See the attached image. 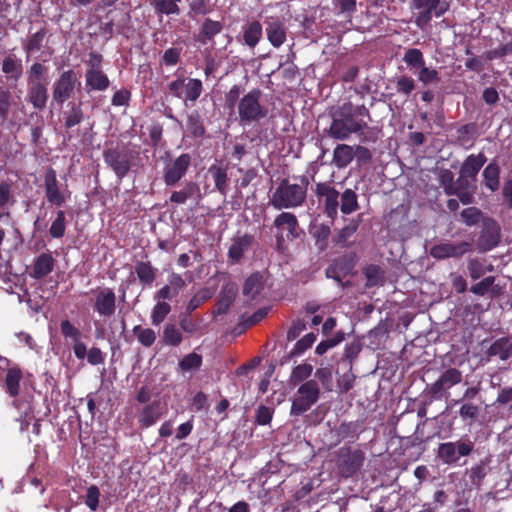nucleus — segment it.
Returning a JSON list of instances; mask_svg holds the SVG:
<instances>
[{
    "instance_id": "obj_22",
    "label": "nucleus",
    "mask_w": 512,
    "mask_h": 512,
    "mask_svg": "<svg viewBox=\"0 0 512 512\" xmlns=\"http://www.w3.org/2000/svg\"><path fill=\"white\" fill-rule=\"evenodd\" d=\"M488 357L498 356L506 361L512 357V336L501 337L495 340L487 350Z\"/></svg>"
},
{
    "instance_id": "obj_44",
    "label": "nucleus",
    "mask_w": 512,
    "mask_h": 512,
    "mask_svg": "<svg viewBox=\"0 0 512 512\" xmlns=\"http://www.w3.org/2000/svg\"><path fill=\"white\" fill-rule=\"evenodd\" d=\"M182 0H153L156 12L166 15H178L180 13L179 3Z\"/></svg>"
},
{
    "instance_id": "obj_38",
    "label": "nucleus",
    "mask_w": 512,
    "mask_h": 512,
    "mask_svg": "<svg viewBox=\"0 0 512 512\" xmlns=\"http://www.w3.org/2000/svg\"><path fill=\"white\" fill-rule=\"evenodd\" d=\"M187 131L194 137H202L205 133V128L201 115L197 111H192L187 117L186 123Z\"/></svg>"
},
{
    "instance_id": "obj_11",
    "label": "nucleus",
    "mask_w": 512,
    "mask_h": 512,
    "mask_svg": "<svg viewBox=\"0 0 512 512\" xmlns=\"http://www.w3.org/2000/svg\"><path fill=\"white\" fill-rule=\"evenodd\" d=\"M191 165V156L183 153L166 163L163 169V180L167 186H175L186 174Z\"/></svg>"
},
{
    "instance_id": "obj_5",
    "label": "nucleus",
    "mask_w": 512,
    "mask_h": 512,
    "mask_svg": "<svg viewBox=\"0 0 512 512\" xmlns=\"http://www.w3.org/2000/svg\"><path fill=\"white\" fill-rule=\"evenodd\" d=\"M320 388L315 380L302 383L292 401L291 415L299 416L308 411L319 399Z\"/></svg>"
},
{
    "instance_id": "obj_45",
    "label": "nucleus",
    "mask_w": 512,
    "mask_h": 512,
    "mask_svg": "<svg viewBox=\"0 0 512 512\" xmlns=\"http://www.w3.org/2000/svg\"><path fill=\"white\" fill-rule=\"evenodd\" d=\"M163 342L170 346H179L183 340L182 332L174 324L164 327L162 334Z\"/></svg>"
},
{
    "instance_id": "obj_18",
    "label": "nucleus",
    "mask_w": 512,
    "mask_h": 512,
    "mask_svg": "<svg viewBox=\"0 0 512 512\" xmlns=\"http://www.w3.org/2000/svg\"><path fill=\"white\" fill-rule=\"evenodd\" d=\"M254 243L252 235L244 234L237 236L232 240L228 250V257L233 263H239L246 252H248Z\"/></svg>"
},
{
    "instance_id": "obj_41",
    "label": "nucleus",
    "mask_w": 512,
    "mask_h": 512,
    "mask_svg": "<svg viewBox=\"0 0 512 512\" xmlns=\"http://www.w3.org/2000/svg\"><path fill=\"white\" fill-rule=\"evenodd\" d=\"M337 432L342 439H357L362 432V425L359 421L343 422Z\"/></svg>"
},
{
    "instance_id": "obj_8",
    "label": "nucleus",
    "mask_w": 512,
    "mask_h": 512,
    "mask_svg": "<svg viewBox=\"0 0 512 512\" xmlns=\"http://www.w3.org/2000/svg\"><path fill=\"white\" fill-rule=\"evenodd\" d=\"M411 7L419 10L415 24L420 29L428 26L433 16L441 17L448 10V4L441 0H413Z\"/></svg>"
},
{
    "instance_id": "obj_46",
    "label": "nucleus",
    "mask_w": 512,
    "mask_h": 512,
    "mask_svg": "<svg viewBox=\"0 0 512 512\" xmlns=\"http://www.w3.org/2000/svg\"><path fill=\"white\" fill-rule=\"evenodd\" d=\"M135 272L144 285H151L155 280V270L147 262H139L135 265Z\"/></svg>"
},
{
    "instance_id": "obj_58",
    "label": "nucleus",
    "mask_w": 512,
    "mask_h": 512,
    "mask_svg": "<svg viewBox=\"0 0 512 512\" xmlns=\"http://www.w3.org/2000/svg\"><path fill=\"white\" fill-rule=\"evenodd\" d=\"M482 216L480 209L476 207H469L461 212V218L468 226H474L479 223Z\"/></svg>"
},
{
    "instance_id": "obj_55",
    "label": "nucleus",
    "mask_w": 512,
    "mask_h": 512,
    "mask_svg": "<svg viewBox=\"0 0 512 512\" xmlns=\"http://www.w3.org/2000/svg\"><path fill=\"white\" fill-rule=\"evenodd\" d=\"M47 68L41 63H34L27 75V83L28 84H40L46 83L44 81V74L46 73Z\"/></svg>"
},
{
    "instance_id": "obj_51",
    "label": "nucleus",
    "mask_w": 512,
    "mask_h": 512,
    "mask_svg": "<svg viewBox=\"0 0 512 512\" xmlns=\"http://www.w3.org/2000/svg\"><path fill=\"white\" fill-rule=\"evenodd\" d=\"M65 230H66L65 212L62 210H58L56 213V218L50 226L49 233L53 238H61L64 236Z\"/></svg>"
},
{
    "instance_id": "obj_29",
    "label": "nucleus",
    "mask_w": 512,
    "mask_h": 512,
    "mask_svg": "<svg viewBox=\"0 0 512 512\" xmlns=\"http://www.w3.org/2000/svg\"><path fill=\"white\" fill-rule=\"evenodd\" d=\"M264 288L263 276L259 273H254L249 276L243 286V294L250 300L256 299Z\"/></svg>"
},
{
    "instance_id": "obj_21",
    "label": "nucleus",
    "mask_w": 512,
    "mask_h": 512,
    "mask_svg": "<svg viewBox=\"0 0 512 512\" xmlns=\"http://www.w3.org/2000/svg\"><path fill=\"white\" fill-rule=\"evenodd\" d=\"M47 100V83L28 84L27 101L30 102L35 109H44Z\"/></svg>"
},
{
    "instance_id": "obj_1",
    "label": "nucleus",
    "mask_w": 512,
    "mask_h": 512,
    "mask_svg": "<svg viewBox=\"0 0 512 512\" xmlns=\"http://www.w3.org/2000/svg\"><path fill=\"white\" fill-rule=\"evenodd\" d=\"M365 118H369V111L364 105L353 107L345 104L333 115L328 133L337 140H346L351 134H357L360 141L365 142L369 140L365 134L368 128Z\"/></svg>"
},
{
    "instance_id": "obj_30",
    "label": "nucleus",
    "mask_w": 512,
    "mask_h": 512,
    "mask_svg": "<svg viewBox=\"0 0 512 512\" xmlns=\"http://www.w3.org/2000/svg\"><path fill=\"white\" fill-rule=\"evenodd\" d=\"M223 29L221 22L206 18L202 23L201 30L198 35V41L206 44L213 40L215 35L219 34Z\"/></svg>"
},
{
    "instance_id": "obj_39",
    "label": "nucleus",
    "mask_w": 512,
    "mask_h": 512,
    "mask_svg": "<svg viewBox=\"0 0 512 512\" xmlns=\"http://www.w3.org/2000/svg\"><path fill=\"white\" fill-rule=\"evenodd\" d=\"M340 210L343 214H351L358 209L356 193L351 189H346L340 198Z\"/></svg>"
},
{
    "instance_id": "obj_14",
    "label": "nucleus",
    "mask_w": 512,
    "mask_h": 512,
    "mask_svg": "<svg viewBox=\"0 0 512 512\" xmlns=\"http://www.w3.org/2000/svg\"><path fill=\"white\" fill-rule=\"evenodd\" d=\"M316 194L324 205V211L330 219H335L339 208V192L326 183H319L316 187Z\"/></svg>"
},
{
    "instance_id": "obj_4",
    "label": "nucleus",
    "mask_w": 512,
    "mask_h": 512,
    "mask_svg": "<svg viewBox=\"0 0 512 512\" xmlns=\"http://www.w3.org/2000/svg\"><path fill=\"white\" fill-rule=\"evenodd\" d=\"M105 163L114 171L119 180L123 179L129 172L133 160L134 152L126 146L106 149L103 152Z\"/></svg>"
},
{
    "instance_id": "obj_34",
    "label": "nucleus",
    "mask_w": 512,
    "mask_h": 512,
    "mask_svg": "<svg viewBox=\"0 0 512 512\" xmlns=\"http://www.w3.org/2000/svg\"><path fill=\"white\" fill-rule=\"evenodd\" d=\"M203 91L202 81L196 78H185L184 100L196 102Z\"/></svg>"
},
{
    "instance_id": "obj_50",
    "label": "nucleus",
    "mask_w": 512,
    "mask_h": 512,
    "mask_svg": "<svg viewBox=\"0 0 512 512\" xmlns=\"http://www.w3.org/2000/svg\"><path fill=\"white\" fill-rule=\"evenodd\" d=\"M317 339V335L315 333H308L300 340H298L294 346V348L290 352L291 357H296L302 355L306 350L312 347L314 342Z\"/></svg>"
},
{
    "instance_id": "obj_62",
    "label": "nucleus",
    "mask_w": 512,
    "mask_h": 512,
    "mask_svg": "<svg viewBox=\"0 0 512 512\" xmlns=\"http://www.w3.org/2000/svg\"><path fill=\"white\" fill-rule=\"evenodd\" d=\"M495 278L493 276H488L481 280L480 282L471 286L470 291L473 294L484 296L494 284Z\"/></svg>"
},
{
    "instance_id": "obj_31",
    "label": "nucleus",
    "mask_w": 512,
    "mask_h": 512,
    "mask_svg": "<svg viewBox=\"0 0 512 512\" xmlns=\"http://www.w3.org/2000/svg\"><path fill=\"white\" fill-rule=\"evenodd\" d=\"M243 38L246 45L254 48L262 38V25L258 21L248 22L243 26Z\"/></svg>"
},
{
    "instance_id": "obj_42",
    "label": "nucleus",
    "mask_w": 512,
    "mask_h": 512,
    "mask_svg": "<svg viewBox=\"0 0 512 512\" xmlns=\"http://www.w3.org/2000/svg\"><path fill=\"white\" fill-rule=\"evenodd\" d=\"M22 378V373L20 369L18 368H11L8 370L6 375V387L7 392L10 394V396H17L19 394V386H20V380Z\"/></svg>"
},
{
    "instance_id": "obj_63",
    "label": "nucleus",
    "mask_w": 512,
    "mask_h": 512,
    "mask_svg": "<svg viewBox=\"0 0 512 512\" xmlns=\"http://www.w3.org/2000/svg\"><path fill=\"white\" fill-rule=\"evenodd\" d=\"M343 340V336L341 333H338L335 337L327 339L325 341H321L315 349V353L318 355L325 354L329 349L335 347Z\"/></svg>"
},
{
    "instance_id": "obj_57",
    "label": "nucleus",
    "mask_w": 512,
    "mask_h": 512,
    "mask_svg": "<svg viewBox=\"0 0 512 512\" xmlns=\"http://www.w3.org/2000/svg\"><path fill=\"white\" fill-rule=\"evenodd\" d=\"M492 269L493 267L491 265L485 266L481 261L477 259L470 260L468 264L469 275L473 280H477L483 277L487 271L490 272Z\"/></svg>"
},
{
    "instance_id": "obj_56",
    "label": "nucleus",
    "mask_w": 512,
    "mask_h": 512,
    "mask_svg": "<svg viewBox=\"0 0 512 512\" xmlns=\"http://www.w3.org/2000/svg\"><path fill=\"white\" fill-rule=\"evenodd\" d=\"M44 38L45 32L43 30H40L32 34L28 38L26 44L24 45V49L27 52V54H32L34 52L39 51L43 45Z\"/></svg>"
},
{
    "instance_id": "obj_23",
    "label": "nucleus",
    "mask_w": 512,
    "mask_h": 512,
    "mask_svg": "<svg viewBox=\"0 0 512 512\" xmlns=\"http://www.w3.org/2000/svg\"><path fill=\"white\" fill-rule=\"evenodd\" d=\"M85 83L88 91H105L110 85L109 78L103 70H86Z\"/></svg>"
},
{
    "instance_id": "obj_6",
    "label": "nucleus",
    "mask_w": 512,
    "mask_h": 512,
    "mask_svg": "<svg viewBox=\"0 0 512 512\" xmlns=\"http://www.w3.org/2000/svg\"><path fill=\"white\" fill-rule=\"evenodd\" d=\"M336 463L340 474L349 478L355 475L363 466L365 453L360 449L343 446L336 452Z\"/></svg>"
},
{
    "instance_id": "obj_53",
    "label": "nucleus",
    "mask_w": 512,
    "mask_h": 512,
    "mask_svg": "<svg viewBox=\"0 0 512 512\" xmlns=\"http://www.w3.org/2000/svg\"><path fill=\"white\" fill-rule=\"evenodd\" d=\"M418 80L424 85L438 84L440 82V75L436 69L423 66L417 72Z\"/></svg>"
},
{
    "instance_id": "obj_19",
    "label": "nucleus",
    "mask_w": 512,
    "mask_h": 512,
    "mask_svg": "<svg viewBox=\"0 0 512 512\" xmlns=\"http://www.w3.org/2000/svg\"><path fill=\"white\" fill-rule=\"evenodd\" d=\"M274 226L281 233L287 232L286 237L290 240L299 236L298 221L296 216L292 213L282 212L279 214L274 221Z\"/></svg>"
},
{
    "instance_id": "obj_27",
    "label": "nucleus",
    "mask_w": 512,
    "mask_h": 512,
    "mask_svg": "<svg viewBox=\"0 0 512 512\" xmlns=\"http://www.w3.org/2000/svg\"><path fill=\"white\" fill-rule=\"evenodd\" d=\"M54 263L55 260L50 254L42 253L36 258L34 262L31 276L35 279H41L47 276L53 271Z\"/></svg>"
},
{
    "instance_id": "obj_48",
    "label": "nucleus",
    "mask_w": 512,
    "mask_h": 512,
    "mask_svg": "<svg viewBox=\"0 0 512 512\" xmlns=\"http://www.w3.org/2000/svg\"><path fill=\"white\" fill-rule=\"evenodd\" d=\"M133 333L137 340L145 347H151L156 340V332L151 328H144L137 325L133 328Z\"/></svg>"
},
{
    "instance_id": "obj_15",
    "label": "nucleus",
    "mask_w": 512,
    "mask_h": 512,
    "mask_svg": "<svg viewBox=\"0 0 512 512\" xmlns=\"http://www.w3.org/2000/svg\"><path fill=\"white\" fill-rule=\"evenodd\" d=\"M45 196L49 203L62 206L67 199V192L60 188L55 170L49 169L44 178Z\"/></svg>"
},
{
    "instance_id": "obj_7",
    "label": "nucleus",
    "mask_w": 512,
    "mask_h": 512,
    "mask_svg": "<svg viewBox=\"0 0 512 512\" xmlns=\"http://www.w3.org/2000/svg\"><path fill=\"white\" fill-rule=\"evenodd\" d=\"M474 448V443L468 437L455 442L440 443L437 448V457L447 465L456 464L461 457L469 456Z\"/></svg>"
},
{
    "instance_id": "obj_47",
    "label": "nucleus",
    "mask_w": 512,
    "mask_h": 512,
    "mask_svg": "<svg viewBox=\"0 0 512 512\" xmlns=\"http://www.w3.org/2000/svg\"><path fill=\"white\" fill-rule=\"evenodd\" d=\"M403 60L411 70H420L423 66H425L423 53L416 48L408 49L404 54Z\"/></svg>"
},
{
    "instance_id": "obj_60",
    "label": "nucleus",
    "mask_w": 512,
    "mask_h": 512,
    "mask_svg": "<svg viewBox=\"0 0 512 512\" xmlns=\"http://www.w3.org/2000/svg\"><path fill=\"white\" fill-rule=\"evenodd\" d=\"M211 297L209 290L198 291L187 304V312L191 313Z\"/></svg>"
},
{
    "instance_id": "obj_9",
    "label": "nucleus",
    "mask_w": 512,
    "mask_h": 512,
    "mask_svg": "<svg viewBox=\"0 0 512 512\" xmlns=\"http://www.w3.org/2000/svg\"><path fill=\"white\" fill-rule=\"evenodd\" d=\"M80 84L78 74L73 69L62 72L53 83V100L57 104L62 105L73 96L75 88L80 86Z\"/></svg>"
},
{
    "instance_id": "obj_24",
    "label": "nucleus",
    "mask_w": 512,
    "mask_h": 512,
    "mask_svg": "<svg viewBox=\"0 0 512 512\" xmlns=\"http://www.w3.org/2000/svg\"><path fill=\"white\" fill-rule=\"evenodd\" d=\"M486 162V157L484 154L479 153L477 155H469L466 160L464 161L461 170L460 175L466 177V178H472L475 179L478 172L482 168V166Z\"/></svg>"
},
{
    "instance_id": "obj_20",
    "label": "nucleus",
    "mask_w": 512,
    "mask_h": 512,
    "mask_svg": "<svg viewBox=\"0 0 512 512\" xmlns=\"http://www.w3.org/2000/svg\"><path fill=\"white\" fill-rule=\"evenodd\" d=\"M11 99V93L6 88L0 86V119L3 122L8 121V124L11 127H19L21 118L18 117L17 112H14L12 117L8 118Z\"/></svg>"
},
{
    "instance_id": "obj_64",
    "label": "nucleus",
    "mask_w": 512,
    "mask_h": 512,
    "mask_svg": "<svg viewBox=\"0 0 512 512\" xmlns=\"http://www.w3.org/2000/svg\"><path fill=\"white\" fill-rule=\"evenodd\" d=\"M99 497V488L95 485L90 486L86 493L85 503L92 511H95L98 508Z\"/></svg>"
},
{
    "instance_id": "obj_52",
    "label": "nucleus",
    "mask_w": 512,
    "mask_h": 512,
    "mask_svg": "<svg viewBox=\"0 0 512 512\" xmlns=\"http://www.w3.org/2000/svg\"><path fill=\"white\" fill-rule=\"evenodd\" d=\"M202 364V356L193 352L183 357L179 362V367L182 371L188 372L197 370Z\"/></svg>"
},
{
    "instance_id": "obj_28",
    "label": "nucleus",
    "mask_w": 512,
    "mask_h": 512,
    "mask_svg": "<svg viewBox=\"0 0 512 512\" xmlns=\"http://www.w3.org/2000/svg\"><path fill=\"white\" fill-rule=\"evenodd\" d=\"M482 177L485 187L491 192L499 189L500 167L496 162L493 161L484 168Z\"/></svg>"
},
{
    "instance_id": "obj_12",
    "label": "nucleus",
    "mask_w": 512,
    "mask_h": 512,
    "mask_svg": "<svg viewBox=\"0 0 512 512\" xmlns=\"http://www.w3.org/2000/svg\"><path fill=\"white\" fill-rule=\"evenodd\" d=\"M472 249V244L467 241L441 242L431 247L430 255L436 259L458 258Z\"/></svg>"
},
{
    "instance_id": "obj_17",
    "label": "nucleus",
    "mask_w": 512,
    "mask_h": 512,
    "mask_svg": "<svg viewBox=\"0 0 512 512\" xmlns=\"http://www.w3.org/2000/svg\"><path fill=\"white\" fill-rule=\"evenodd\" d=\"M186 282L181 275L172 273L168 278V284L159 289L154 299L172 300L185 288Z\"/></svg>"
},
{
    "instance_id": "obj_16",
    "label": "nucleus",
    "mask_w": 512,
    "mask_h": 512,
    "mask_svg": "<svg viewBox=\"0 0 512 512\" xmlns=\"http://www.w3.org/2000/svg\"><path fill=\"white\" fill-rule=\"evenodd\" d=\"M167 412V407L159 400L145 405L138 413V422L143 428L154 425Z\"/></svg>"
},
{
    "instance_id": "obj_25",
    "label": "nucleus",
    "mask_w": 512,
    "mask_h": 512,
    "mask_svg": "<svg viewBox=\"0 0 512 512\" xmlns=\"http://www.w3.org/2000/svg\"><path fill=\"white\" fill-rule=\"evenodd\" d=\"M200 195V188L198 184L194 182H186L182 189L172 192L170 201L175 204H184L188 199H199Z\"/></svg>"
},
{
    "instance_id": "obj_26",
    "label": "nucleus",
    "mask_w": 512,
    "mask_h": 512,
    "mask_svg": "<svg viewBox=\"0 0 512 512\" xmlns=\"http://www.w3.org/2000/svg\"><path fill=\"white\" fill-rule=\"evenodd\" d=\"M499 227L495 224L486 225L479 238V247L483 251H489L499 242Z\"/></svg>"
},
{
    "instance_id": "obj_49",
    "label": "nucleus",
    "mask_w": 512,
    "mask_h": 512,
    "mask_svg": "<svg viewBox=\"0 0 512 512\" xmlns=\"http://www.w3.org/2000/svg\"><path fill=\"white\" fill-rule=\"evenodd\" d=\"M467 473L471 485L474 487H480L483 479L487 475V462L481 461L479 464L471 467Z\"/></svg>"
},
{
    "instance_id": "obj_10",
    "label": "nucleus",
    "mask_w": 512,
    "mask_h": 512,
    "mask_svg": "<svg viewBox=\"0 0 512 512\" xmlns=\"http://www.w3.org/2000/svg\"><path fill=\"white\" fill-rule=\"evenodd\" d=\"M92 307L104 319L110 318L116 311V294L109 287L96 288L91 291Z\"/></svg>"
},
{
    "instance_id": "obj_13",
    "label": "nucleus",
    "mask_w": 512,
    "mask_h": 512,
    "mask_svg": "<svg viewBox=\"0 0 512 512\" xmlns=\"http://www.w3.org/2000/svg\"><path fill=\"white\" fill-rule=\"evenodd\" d=\"M462 372L456 368L445 370L439 379L430 387L431 395L436 399H441L447 394V391L462 381Z\"/></svg>"
},
{
    "instance_id": "obj_2",
    "label": "nucleus",
    "mask_w": 512,
    "mask_h": 512,
    "mask_svg": "<svg viewBox=\"0 0 512 512\" xmlns=\"http://www.w3.org/2000/svg\"><path fill=\"white\" fill-rule=\"evenodd\" d=\"M308 181L305 177L301 184L290 183L283 179L270 198V204L277 210L301 206L307 197Z\"/></svg>"
},
{
    "instance_id": "obj_40",
    "label": "nucleus",
    "mask_w": 512,
    "mask_h": 512,
    "mask_svg": "<svg viewBox=\"0 0 512 512\" xmlns=\"http://www.w3.org/2000/svg\"><path fill=\"white\" fill-rule=\"evenodd\" d=\"M208 172L212 175L216 189L222 194H226L227 190V173L221 166L213 165Z\"/></svg>"
},
{
    "instance_id": "obj_33",
    "label": "nucleus",
    "mask_w": 512,
    "mask_h": 512,
    "mask_svg": "<svg viewBox=\"0 0 512 512\" xmlns=\"http://www.w3.org/2000/svg\"><path fill=\"white\" fill-rule=\"evenodd\" d=\"M84 119L81 103H69L68 110L64 112L65 127L72 128L80 124Z\"/></svg>"
},
{
    "instance_id": "obj_54",
    "label": "nucleus",
    "mask_w": 512,
    "mask_h": 512,
    "mask_svg": "<svg viewBox=\"0 0 512 512\" xmlns=\"http://www.w3.org/2000/svg\"><path fill=\"white\" fill-rule=\"evenodd\" d=\"M238 291V287L235 283H227L222 287L220 293V301L219 304L224 308H228L230 304L233 302Z\"/></svg>"
},
{
    "instance_id": "obj_36",
    "label": "nucleus",
    "mask_w": 512,
    "mask_h": 512,
    "mask_svg": "<svg viewBox=\"0 0 512 512\" xmlns=\"http://www.w3.org/2000/svg\"><path fill=\"white\" fill-rule=\"evenodd\" d=\"M156 301L155 306L151 312V322L153 325H160L167 315L171 312V305L163 299H154Z\"/></svg>"
},
{
    "instance_id": "obj_61",
    "label": "nucleus",
    "mask_w": 512,
    "mask_h": 512,
    "mask_svg": "<svg viewBox=\"0 0 512 512\" xmlns=\"http://www.w3.org/2000/svg\"><path fill=\"white\" fill-rule=\"evenodd\" d=\"M62 335L66 339H71L73 342L77 341L81 337V332L76 328L69 320H63L60 324Z\"/></svg>"
},
{
    "instance_id": "obj_32",
    "label": "nucleus",
    "mask_w": 512,
    "mask_h": 512,
    "mask_svg": "<svg viewBox=\"0 0 512 512\" xmlns=\"http://www.w3.org/2000/svg\"><path fill=\"white\" fill-rule=\"evenodd\" d=\"M267 38L274 47H280L286 41V29L278 21L271 22L266 28Z\"/></svg>"
},
{
    "instance_id": "obj_37",
    "label": "nucleus",
    "mask_w": 512,
    "mask_h": 512,
    "mask_svg": "<svg viewBox=\"0 0 512 512\" xmlns=\"http://www.w3.org/2000/svg\"><path fill=\"white\" fill-rule=\"evenodd\" d=\"M2 71L11 79L18 80L22 75L21 61L14 55L7 56L2 63Z\"/></svg>"
},
{
    "instance_id": "obj_3",
    "label": "nucleus",
    "mask_w": 512,
    "mask_h": 512,
    "mask_svg": "<svg viewBox=\"0 0 512 512\" xmlns=\"http://www.w3.org/2000/svg\"><path fill=\"white\" fill-rule=\"evenodd\" d=\"M262 92L253 89L240 98L238 102V115L240 123L249 125L266 118L269 108L262 101Z\"/></svg>"
},
{
    "instance_id": "obj_59",
    "label": "nucleus",
    "mask_w": 512,
    "mask_h": 512,
    "mask_svg": "<svg viewBox=\"0 0 512 512\" xmlns=\"http://www.w3.org/2000/svg\"><path fill=\"white\" fill-rule=\"evenodd\" d=\"M347 272L348 269L344 267V262L342 260H337L327 268L326 275L329 278L340 281L341 278L347 274Z\"/></svg>"
},
{
    "instance_id": "obj_35",
    "label": "nucleus",
    "mask_w": 512,
    "mask_h": 512,
    "mask_svg": "<svg viewBox=\"0 0 512 512\" xmlns=\"http://www.w3.org/2000/svg\"><path fill=\"white\" fill-rule=\"evenodd\" d=\"M333 158L338 167H346L354 158V148L346 144H340L335 148Z\"/></svg>"
},
{
    "instance_id": "obj_43",
    "label": "nucleus",
    "mask_w": 512,
    "mask_h": 512,
    "mask_svg": "<svg viewBox=\"0 0 512 512\" xmlns=\"http://www.w3.org/2000/svg\"><path fill=\"white\" fill-rule=\"evenodd\" d=\"M313 372V367L311 364L303 363L299 364L296 367L293 368L291 376H290V383L294 386L304 383L305 380H307Z\"/></svg>"
}]
</instances>
